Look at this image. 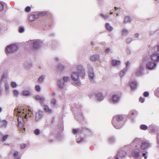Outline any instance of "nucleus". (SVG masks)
Instances as JSON below:
<instances>
[{"label":"nucleus","instance_id":"4c0bfd02","mask_svg":"<svg viewBox=\"0 0 159 159\" xmlns=\"http://www.w3.org/2000/svg\"><path fill=\"white\" fill-rule=\"evenodd\" d=\"M140 127L141 129L144 130H146L148 129V127L145 125H141Z\"/></svg>","mask_w":159,"mask_h":159},{"label":"nucleus","instance_id":"603ef678","mask_svg":"<svg viewBox=\"0 0 159 159\" xmlns=\"http://www.w3.org/2000/svg\"><path fill=\"white\" fill-rule=\"evenodd\" d=\"M11 85L13 88H15L16 87L17 84L15 82H12L11 83Z\"/></svg>","mask_w":159,"mask_h":159},{"label":"nucleus","instance_id":"423d86ee","mask_svg":"<svg viewBox=\"0 0 159 159\" xmlns=\"http://www.w3.org/2000/svg\"><path fill=\"white\" fill-rule=\"evenodd\" d=\"M18 48L16 45L14 44H11L9 45L6 48L5 51L7 53L13 52L16 51Z\"/></svg>","mask_w":159,"mask_h":159},{"label":"nucleus","instance_id":"9b49d317","mask_svg":"<svg viewBox=\"0 0 159 159\" xmlns=\"http://www.w3.org/2000/svg\"><path fill=\"white\" fill-rule=\"evenodd\" d=\"M150 130L152 133H156L159 131V128L155 125H152L150 126Z\"/></svg>","mask_w":159,"mask_h":159},{"label":"nucleus","instance_id":"13d9d810","mask_svg":"<svg viewBox=\"0 0 159 159\" xmlns=\"http://www.w3.org/2000/svg\"><path fill=\"white\" fill-rule=\"evenodd\" d=\"M139 101L141 103H143L145 101V99L142 97H140L139 98Z\"/></svg>","mask_w":159,"mask_h":159},{"label":"nucleus","instance_id":"4468645a","mask_svg":"<svg viewBox=\"0 0 159 159\" xmlns=\"http://www.w3.org/2000/svg\"><path fill=\"white\" fill-rule=\"evenodd\" d=\"M100 57V56L98 54L92 55L90 56V60L93 62L99 61Z\"/></svg>","mask_w":159,"mask_h":159},{"label":"nucleus","instance_id":"6e6552de","mask_svg":"<svg viewBox=\"0 0 159 159\" xmlns=\"http://www.w3.org/2000/svg\"><path fill=\"white\" fill-rule=\"evenodd\" d=\"M149 55L147 54L143 56L142 59V63L141 65L146 64V68L149 69Z\"/></svg>","mask_w":159,"mask_h":159},{"label":"nucleus","instance_id":"c9c22d12","mask_svg":"<svg viewBox=\"0 0 159 159\" xmlns=\"http://www.w3.org/2000/svg\"><path fill=\"white\" fill-rule=\"evenodd\" d=\"M57 138L59 140H61L64 138V136L61 133H58L57 135Z\"/></svg>","mask_w":159,"mask_h":159},{"label":"nucleus","instance_id":"5fc2aeb1","mask_svg":"<svg viewBox=\"0 0 159 159\" xmlns=\"http://www.w3.org/2000/svg\"><path fill=\"white\" fill-rule=\"evenodd\" d=\"M24 32V29L23 27H20L19 29V32L20 33H23Z\"/></svg>","mask_w":159,"mask_h":159},{"label":"nucleus","instance_id":"3c124183","mask_svg":"<svg viewBox=\"0 0 159 159\" xmlns=\"http://www.w3.org/2000/svg\"><path fill=\"white\" fill-rule=\"evenodd\" d=\"M79 131V130L78 129H73V133L75 134H77V133Z\"/></svg>","mask_w":159,"mask_h":159},{"label":"nucleus","instance_id":"cd10ccee","mask_svg":"<svg viewBox=\"0 0 159 159\" xmlns=\"http://www.w3.org/2000/svg\"><path fill=\"white\" fill-rule=\"evenodd\" d=\"M58 85L60 88L62 89L65 85V83L62 80H60L58 82Z\"/></svg>","mask_w":159,"mask_h":159},{"label":"nucleus","instance_id":"f03ea898","mask_svg":"<svg viewBox=\"0 0 159 159\" xmlns=\"http://www.w3.org/2000/svg\"><path fill=\"white\" fill-rule=\"evenodd\" d=\"M123 119V116L121 115L114 116L112 120V124L114 127L116 129H119L122 127V125L119 122Z\"/></svg>","mask_w":159,"mask_h":159},{"label":"nucleus","instance_id":"bf43d9fd","mask_svg":"<svg viewBox=\"0 0 159 159\" xmlns=\"http://www.w3.org/2000/svg\"><path fill=\"white\" fill-rule=\"evenodd\" d=\"M149 93L148 91L145 92L144 93L143 95V96L145 97H147L148 96Z\"/></svg>","mask_w":159,"mask_h":159},{"label":"nucleus","instance_id":"a878e982","mask_svg":"<svg viewBox=\"0 0 159 159\" xmlns=\"http://www.w3.org/2000/svg\"><path fill=\"white\" fill-rule=\"evenodd\" d=\"M22 95L26 97L30 95V92L26 90H23L21 93Z\"/></svg>","mask_w":159,"mask_h":159},{"label":"nucleus","instance_id":"2f4dec72","mask_svg":"<svg viewBox=\"0 0 159 159\" xmlns=\"http://www.w3.org/2000/svg\"><path fill=\"white\" fill-rule=\"evenodd\" d=\"M133 155L135 157H138L139 156V150H137L134 151L133 152Z\"/></svg>","mask_w":159,"mask_h":159},{"label":"nucleus","instance_id":"f704fd0d","mask_svg":"<svg viewBox=\"0 0 159 159\" xmlns=\"http://www.w3.org/2000/svg\"><path fill=\"white\" fill-rule=\"evenodd\" d=\"M133 142L135 144V146L136 147H137L138 145L136 144H139L141 143L140 139L139 138H135L133 141Z\"/></svg>","mask_w":159,"mask_h":159},{"label":"nucleus","instance_id":"0e129e2a","mask_svg":"<svg viewBox=\"0 0 159 159\" xmlns=\"http://www.w3.org/2000/svg\"><path fill=\"white\" fill-rule=\"evenodd\" d=\"M26 147V145L25 144H22L20 145V148L21 149H24Z\"/></svg>","mask_w":159,"mask_h":159},{"label":"nucleus","instance_id":"4be33fe9","mask_svg":"<svg viewBox=\"0 0 159 159\" xmlns=\"http://www.w3.org/2000/svg\"><path fill=\"white\" fill-rule=\"evenodd\" d=\"M130 86L132 90L135 89L137 87V82L135 81L131 82L130 83Z\"/></svg>","mask_w":159,"mask_h":159},{"label":"nucleus","instance_id":"a19ab883","mask_svg":"<svg viewBox=\"0 0 159 159\" xmlns=\"http://www.w3.org/2000/svg\"><path fill=\"white\" fill-rule=\"evenodd\" d=\"M64 81L65 82H67L69 81L70 78L68 76H64L63 77Z\"/></svg>","mask_w":159,"mask_h":159},{"label":"nucleus","instance_id":"7c9ffc66","mask_svg":"<svg viewBox=\"0 0 159 159\" xmlns=\"http://www.w3.org/2000/svg\"><path fill=\"white\" fill-rule=\"evenodd\" d=\"M46 77V76L45 75H41L38 79V82L42 83L43 81L44 80Z\"/></svg>","mask_w":159,"mask_h":159},{"label":"nucleus","instance_id":"f8f14e48","mask_svg":"<svg viewBox=\"0 0 159 159\" xmlns=\"http://www.w3.org/2000/svg\"><path fill=\"white\" fill-rule=\"evenodd\" d=\"M126 154V152L125 151L120 150L118 152L117 156L115 158V159H118L119 157L123 158L125 156Z\"/></svg>","mask_w":159,"mask_h":159},{"label":"nucleus","instance_id":"a211bd4d","mask_svg":"<svg viewBox=\"0 0 159 159\" xmlns=\"http://www.w3.org/2000/svg\"><path fill=\"white\" fill-rule=\"evenodd\" d=\"M133 20V19L131 17L129 16H126L125 17L124 23L126 24L128 23H130Z\"/></svg>","mask_w":159,"mask_h":159},{"label":"nucleus","instance_id":"20e7f679","mask_svg":"<svg viewBox=\"0 0 159 159\" xmlns=\"http://www.w3.org/2000/svg\"><path fill=\"white\" fill-rule=\"evenodd\" d=\"M28 43L31 47L35 49L39 48L42 44L41 41L39 40H34L29 41Z\"/></svg>","mask_w":159,"mask_h":159},{"label":"nucleus","instance_id":"864d4df0","mask_svg":"<svg viewBox=\"0 0 159 159\" xmlns=\"http://www.w3.org/2000/svg\"><path fill=\"white\" fill-rule=\"evenodd\" d=\"M5 84V86L6 89L7 90H8L9 89V86L8 83L7 82L4 83Z\"/></svg>","mask_w":159,"mask_h":159},{"label":"nucleus","instance_id":"69168bd1","mask_svg":"<svg viewBox=\"0 0 159 159\" xmlns=\"http://www.w3.org/2000/svg\"><path fill=\"white\" fill-rule=\"evenodd\" d=\"M129 64H130V62L129 61L125 63L126 67L125 68H126L127 70L128 69V67L129 66Z\"/></svg>","mask_w":159,"mask_h":159},{"label":"nucleus","instance_id":"72a5a7b5","mask_svg":"<svg viewBox=\"0 0 159 159\" xmlns=\"http://www.w3.org/2000/svg\"><path fill=\"white\" fill-rule=\"evenodd\" d=\"M7 75L5 74H3L1 77V83L2 82H6V79H7Z\"/></svg>","mask_w":159,"mask_h":159},{"label":"nucleus","instance_id":"ea45409f","mask_svg":"<svg viewBox=\"0 0 159 159\" xmlns=\"http://www.w3.org/2000/svg\"><path fill=\"white\" fill-rule=\"evenodd\" d=\"M13 94L14 96L17 97L18 96L19 93L18 90L16 89H15L13 90Z\"/></svg>","mask_w":159,"mask_h":159},{"label":"nucleus","instance_id":"680f3d73","mask_svg":"<svg viewBox=\"0 0 159 159\" xmlns=\"http://www.w3.org/2000/svg\"><path fill=\"white\" fill-rule=\"evenodd\" d=\"M100 15L102 17H103L105 19H106L108 17V16L107 15H104L102 14H101Z\"/></svg>","mask_w":159,"mask_h":159},{"label":"nucleus","instance_id":"338daca9","mask_svg":"<svg viewBox=\"0 0 159 159\" xmlns=\"http://www.w3.org/2000/svg\"><path fill=\"white\" fill-rule=\"evenodd\" d=\"M157 142L158 143V147H159V133L157 134Z\"/></svg>","mask_w":159,"mask_h":159},{"label":"nucleus","instance_id":"39448f33","mask_svg":"<svg viewBox=\"0 0 159 159\" xmlns=\"http://www.w3.org/2000/svg\"><path fill=\"white\" fill-rule=\"evenodd\" d=\"M71 77L72 80L74 81L75 83L77 86H80L81 83L78 79L79 75L78 73L76 72H74L71 74Z\"/></svg>","mask_w":159,"mask_h":159},{"label":"nucleus","instance_id":"c756f323","mask_svg":"<svg viewBox=\"0 0 159 159\" xmlns=\"http://www.w3.org/2000/svg\"><path fill=\"white\" fill-rule=\"evenodd\" d=\"M105 26L107 30L109 31H111L113 29V27L111 26L108 23H107L106 24Z\"/></svg>","mask_w":159,"mask_h":159},{"label":"nucleus","instance_id":"79ce46f5","mask_svg":"<svg viewBox=\"0 0 159 159\" xmlns=\"http://www.w3.org/2000/svg\"><path fill=\"white\" fill-rule=\"evenodd\" d=\"M155 95L157 97L159 98V88H157L155 92Z\"/></svg>","mask_w":159,"mask_h":159},{"label":"nucleus","instance_id":"0eeeda50","mask_svg":"<svg viewBox=\"0 0 159 159\" xmlns=\"http://www.w3.org/2000/svg\"><path fill=\"white\" fill-rule=\"evenodd\" d=\"M46 14V12L42 11L39 13L37 15H31L29 16V20L31 21H33L39 17L45 16Z\"/></svg>","mask_w":159,"mask_h":159},{"label":"nucleus","instance_id":"f3484780","mask_svg":"<svg viewBox=\"0 0 159 159\" xmlns=\"http://www.w3.org/2000/svg\"><path fill=\"white\" fill-rule=\"evenodd\" d=\"M120 100V98L118 95L114 94L112 98V102L114 103L117 102Z\"/></svg>","mask_w":159,"mask_h":159},{"label":"nucleus","instance_id":"58836bf2","mask_svg":"<svg viewBox=\"0 0 159 159\" xmlns=\"http://www.w3.org/2000/svg\"><path fill=\"white\" fill-rule=\"evenodd\" d=\"M18 126L20 127V128L21 129H23L24 130H25V128L23 127L22 125V123H21V121H20L19 120V118H18Z\"/></svg>","mask_w":159,"mask_h":159},{"label":"nucleus","instance_id":"774afa93","mask_svg":"<svg viewBox=\"0 0 159 159\" xmlns=\"http://www.w3.org/2000/svg\"><path fill=\"white\" fill-rule=\"evenodd\" d=\"M31 7L30 6H28L25 7V10H31Z\"/></svg>","mask_w":159,"mask_h":159},{"label":"nucleus","instance_id":"052dcab7","mask_svg":"<svg viewBox=\"0 0 159 159\" xmlns=\"http://www.w3.org/2000/svg\"><path fill=\"white\" fill-rule=\"evenodd\" d=\"M126 52L127 54H129L131 53V51L129 48H127L126 50Z\"/></svg>","mask_w":159,"mask_h":159},{"label":"nucleus","instance_id":"37998d69","mask_svg":"<svg viewBox=\"0 0 159 159\" xmlns=\"http://www.w3.org/2000/svg\"><path fill=\"white\" fill-rule=\"evenodd\" d=\"M8 136L9 135L8 134H6L5 135H3L2 137V139L1 140V141L2 142L5 141L7 138Z\"/></svg>","mask_w":159,"mask_h":159},{"label":"nucleus","instance_id":"4d7b16f0","mask_svg":"<svg viewBox=\"0 0 159 159\" xmlns=\"http://www.w3.org/2000/svg\"><path fill=\"white\" fill-rule=\"evenodd\" d=\"M139 33H136V34H135L134 35L133 38H135V39L138 38L139 37Z\"/></svg>","mask_w":159,"mask_h":159},{"label":"nucleus","instance_id":"393cba45","mask_svg":"<svg viewBox=\"0 0 159 159\" xmlns=\"http://www.w3.org/2000/svg\"><path fill=\"white\" fill-rule=\"evenodd\" d=\"M129 30L127 29H123L121 31V34L123 36H126L129 34Z\"/></svg>","mask_w":159,"mask_h":159},{"label":"nucleus","instance_id":"2eb2a0df","mask_svg":"<svg viewBox=\"0 0 159 159\" xmlns=\"http://www.w3.org/2000/svg\"><path fill=\"white\" fill-rule=\"evenodd\" d=\"M95 95L96 99L98 101H102L104 99V97L102 93L97 92Z\"/></svg>","mask_w":159,"mask_h":159},{"label":"nucleus","instance_id":"a18cd8bd","mask_svg":"<svg viewBox=\"0 0 159 159\" xmlns=\"http://www.w3.org/2000/svg\"><path fill=\"white\" fill-rule=\"evenodd\" d=\"M132 41V39L131 38H128L126 40V43L127 44L129 43Z\"/></svg>","mask_w":159,"mask_h":159},{"label":"nucleus","instance_id":"1a4fd4ad","mask_svg":"<svg viewBox=\"0 0 159 159\" xmlns=\"http://www.w3.org/2000/svg\"><path fill=\"white\" fill-rule=\"evenodd\" d=\"M77 68L79 76L81 77H84L85 75V73L82 66L81 65H77Z\"/></svg>","mask_w":159,"mask_h":159},{"label":"nucleus","instance_id":"c03bdc74","mask_svg":"<svg viewBox=\"0 0 159 159\" xmlns=\"http://www.w3.org/2000/svg\"><path fill=\"white\" fill-rule=\"evenodd\" d=\"M57 67L58 69L60 70H61L64 68V66L61 64H58Z\"/></svg>","mask_w":159,"mask_h":159},{"label":"nucleus","instance_id":"f257e3e1","mask_svg":"<svg viewBox=\"0 0 159 159\" xmlns=\"http://www.w3.org/2000/svg\"><path fill=\"white\" fill-rule=\"evenodd\" d=\"M152 52L153 53L151 57L153 61H150V70L154 69L157 66V62L159 60V55L156 52H159V44L151 48Z\"/></svg>","mask_w":159,"mask_h":159},{"label":"nucleus","instance_id":"6e6d98bb","mask_svg":"<svg viewBox=\"0 0 159 159\" xmlns=\"http://www.w3.org/2000/svg\"><path fill=\"white\" fill-rule=\"evenodd\" d=\"M105 52L106 53H109L111 52V50L109 48H107L105 50Z\"/></svg>","mask_w":159,"mask_h":159},{"label":"nucleus","instance_id":"b1692460","mask_svg":"<svg viewBox=\"0 0 159 159\" xmlns=\"http://www.w3.org/2000/svg\"><path fill=\"white\" fill-rule=\"evenodd\" d=\"M149 146V144L148 143L146 142H143L141 143V148L142 150H143L146 149Z\"/></svg>","mask_w":159,"mask_h":159},{"label":"nucleus","instance_id":"09e8293b","mask_svg":"<svg viewBox=\"0 0 159 159\" xmlns=\"http://www.w3.org/2000/svg\"><path fill=\"white\" fill-rule=\"evenodd\" d=\"M2 123V126L6 127L7 125V121L5 120H3L1 122Z\"/></svg>","mask_w":159,"mask_h":159},{"label":"nucleus","instance_id":"dca6fc26","mask_svg":"<svg viewBox=\"0 0 159 159\" xmlns=\"http://www.w3.org/2000/svg\"><path fill=\"white\" fill-rule=\"evenodd\" d=\"M7 4L5 2L2 1H0V10H4L7 9Z\"/></svg>","mask_w":159,"mask_h":159},{"label":"nucleus","instance_id":"473e14b6","mask_svg":"<svg viewBox=\"0 0 159 159\" xmlns=\"http://www.w3.org/2000/svg\"><path fill=\"white\" fill-rule=\"evenodd\" d=\"M127 70V68H124L120 71V77H122L124 76Z\"/></svg>","mask_w":159,"mask_h":159},{"label":"nucleus","instance_id":"de8ad7c7","mask_svg":"<svg viewBox=\"0 0 159 159\" xmlns=\"http://www.w3.org/2000/svg\"><path fill=\"white\" fill-rule=\"evenodd\" d=\"M115 141V139L113 137H110L109 138L108 141L110 143H113Z\"/></svg>","mask_w":159,"mask_h":159},{"label":"nucleus","instance_id":"6ab92c4d","mask_svg":"<svg viewBox=\"0 0 159 159\" xmlns=\"http://www.w3.org/2000/svg\"><path fill=\"white\" fill-rule=\"evenodd\" d=\"M121 62L118 60H113L111 61V64L114 66H117L120 65Z\"/></svg>","mask_w":159,"mask_h":159},{"label":"nucleus","instance_id":"aec40b11","mask_svg":"<svg viewBox=\"0 0 159 159\" xmlns=\"http://www.w3.org/2000/svg\"><path fill=\"white\" fill-rule=\"evenodd\" d=\"M78 112H77L76 115H75V117L76 119L79 120V118H82V114L81 110L79 109H78Z\"/></svg>","mask_w":159,"mask_h":159},{"label":"nucleus","instance_id":"8fccbe9b","mask_svg":"<svg viewBox=\"0 0 159 159\" xmlns=\"http://www.w3.org/2000/svg\"><path fill=\"white\" fill-rule=\"evenodd\" d=\"M35 90L37 92H39L40 90V87L39 85H37L35 86Z\"/></svg>","mask_w":159,"mask_h":159},{"label":"nucleus","instance_id":"7ed1b4c3","mask_svg":"<svg viewBox=\"0 0 159 159\" xmlns=\"http://www.w3.org/2000/svg\"><path fill=\"white\" fill-rule=\"evenodd\" d=\"M87 69L88 70V76L89 79L92 82H93L95 80V77L94 74L93 69L90 64L88 63L87 65Z\"/></svg>","mask_w":159,"mask_h":159},{"label":"nucleus","instance_id":"c85d7f7f","mask_svg":"<svg viewBox=\"0 0 159 159\" xmlns=\"http://www.w3.org/2000/svg\"><path fill=\"white\" fill-rule=\"evenodd\" d=\"M43 104H44V103ZM42 106H43V107L46 112L49 113L52 112V110L49 108V107L48 106L43 105V104Z\"/></svg>","mask_w":159,"mask_h":159},{"label":"nucleus","instance_id":"e2e57ef3","mask_svg":"<svg viewBox=\"0 0 159 159\" xmlns=\"http://www.w3.org/2000/svg\"><path fill=\"white\" fill-rule=\"evenodd\" d=\"M85 130L87 132H91V131L90 130H89V129H86L85 128H84L83 129L82 131L84 132Z\"/></svg>","mask_w":159,"mask_h":159},{"label":"nucleus","instance_id":"412c9836","mask_svg":"<svg viewBox=\"0 0 159 159\" xmlns=\"http://www.w3.org/2000/svg\"><path fill=\"white\" fill-rule=\"evenodd\" d=\"M10 154H13L14 158H16V159H19L18 158V152L16 151L15 150L12 149L10 152Z\"/></svg>","mask_w":159,"mask_h":159},{"label":"nucleus","instance_id":"e433bc0d","mask_svg":"<svg viewBox=\"0 0 159 159\" xmlns=\"http://www.w3.org/2000/svg\"><path fill=\"white\" fill-rule=\"evenodd\" d=\"M57 103L56 100L55 98L52 99L51 101V104L52 107H55Z\"/></svg>","mask_w":159,"mask_h":159},{"label":"nucleus","instance_id":"9d476101","mask_svg":"<svg viewBox=\"0 0 159 159\" xmlns=\"http://www.w3.org/2000/svg\"><path fill=\"white\" fill-rule=\"evenodd\" d=\"M135 74L136 76H140L143 73V67L142 65L139 66V67L137 68L135 70Z\"/></svg>","mask_w":159,"mask_h":159},{"label":"nucleus","instance_id":"bb28decb","mask_svg":"<svg viewBox=\"0 0 159 159\" xmlns=\"http://www.w3.org/2000/svg\"><path fill=\"white\" fill-rule=\"evenodd\" d=\"M76 142L78 143L81 144L84 142V140L82 138L79 136H76Z\"/></svg>","mask_w":159,"mask_h":159},{"label":"nucleus","instance_id":"ddd939ff","mask_svg":"<svg viewBox=\"0 0 159 159\" xmlns=\"http://www.w3.org/2000/svg\"><path fill=\"white\" fill-rule=\"evenodd\" d=\"M43 111H39L36 113L35 120L36 121H38L41 118L43 117Z\"/></svg>","mask_w":159,"mask_h":159},{"label":"nucleus","instance_id":"49530a36","mask_svg":"<svg viewBox=\"0 0 159 159\" xmlns=\"http://www.w3.org/2000/svg\"><path fill=\"white\" fill-rule=\"evenodd\" d=\"M34 132L36 135H38L40 134V131L39 129H36L34 130Z\"/></svg>","mask_w":159,"mask_h":159},{"label":"nucleus","instance_id":"5701e85b","mask_svg":"<svg viewBox=\"0 0 159 159\" xmlns=\"http://www.w3.org/2000/svg\"><path fill=\"white\" fill-rule=\"evenodd\" d=\"M35 98L36 100L41 101V103L42 105H43L44 100L43 98L42 97L39 95H37L35 96Z\"/></svg>","mask_w":159,"mask_h":159}]
</instances>
